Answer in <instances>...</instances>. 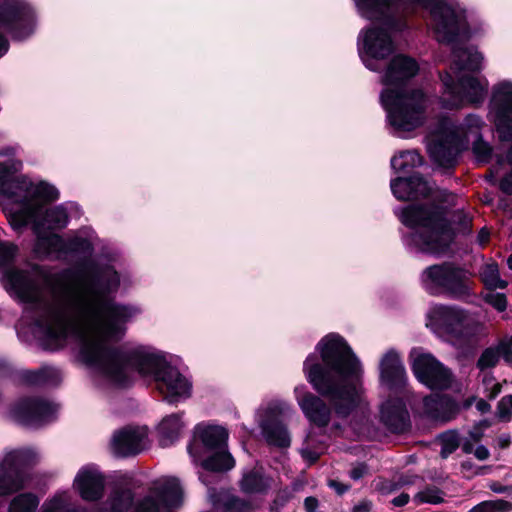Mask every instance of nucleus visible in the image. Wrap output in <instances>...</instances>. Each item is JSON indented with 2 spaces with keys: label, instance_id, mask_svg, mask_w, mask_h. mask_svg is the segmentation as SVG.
I'll list each match as a JSON object with an SVG mask.
<instances>
[{
  "label": "nucleus",
  "instance_id": "obj_63",
  "mask_svg": "<svg viewBox=\"0 0 512 512\" xmlns=\"http://www.w3.org/2000/svg\"><path fill=\"white\" fill-rule=\"evenodd\" d=\"M501 344H507L512 349V336L500 342Z\"/></svg>",
  "mask_w": 512,
  "mask_h": 512
},
{
  "label": "nucleus",
  "instance_id": "obj_35",
  "mask_svg": "<svg viewBox=\"0 0 512 512\" xmlns=\"http://www.w3.org/2000/svg\"><path fill=\"white\" fill-rule=\"evenodd\" d=\"M422 163L421 155L415 150L401 152L391 159V167L398 172H407Z\"/></svg>",
  "mask_w": 512,
  "mask_h": 512
},
{
  "label": "nucleus",
  "instance_id": "obj_60",
  "mask_svg": "<svg viewBox=\"0 0 512 512\" xmlns=\"http://www.w3.org/2000/svg\"><path fill=\"white\" fill-rule=\"evenodd\" d=\"M476 407L481 413H486L491 409L490 404L483 399L477 401Z\"/></svg>",
  "mask_w": 512,
  "mask_h": 512
},
{
  "label": "nucleus",
  "instance_id": "obj_15",
  "mask_svg": "<svg viewBox=\"0 0 512 512\" xmlns=\"http://www.w3.org/2000/svg\"><path fill=\"white\" fill-rule=\"evenodd\" d=\"M182 489L176 478H161L154 484L150 494L141 500L136 512H166L180 503Z\"/></svg>",
  "mask_w": 512,
  "mask_h": 512
},
{
  "label": "nucleus",
  "instance_id": "obj_29",
  "mask_svg": "<svg viewBox=\"0 0 512 512\" xmlns=\"http://www.w3.org/2000/svg\"><path fill=\"white\" fill-rule=\"evenodd\" d=\"M270 485V479L258 469L244 473L240 481V488L246 494L265 493Z\"/></svg>",
  "mask_w": 512,
  "mask_h": 512
},
{
  "label": "nucleus",
  "instance_id": "obj_33",
  "mask_svg": "<svg viewBox=\"0 0 512 512\" xmlns=\"http://www.w3.org/2000/svg\"><path fill=\"white\" fill-rule=\"evenodd\" d=\"M480 277L485 286L490 290L504 289L508 283L500 278L498 264L490 260L486 262L480 269Z\"/></svg>",
  "mask_w": 512,
  "mask_h": 512
},
{
  "label": "nucleus",
  "instance_id": "obj_21",
  "mask_svg": "<svg viewBox=\"0 0 512 512\" xmlns=\"http://www.w3.org/2000/svg\"><path fill=\"white\" fill-rule=\"evenodd\" d=\"M157 390L169 403H177L191 396L192 383L171 364L156 381Z\"/></svg>",
  "mask_w": 512,
  "mask_h": 512
},
{
  "label": "nucleus",
  "instance_id": "obj_24",
  "mask_svg": "<svg viewBox=\"0 0 512 512\" xmlns=\"http://www.w3.org/2000/svg\"><path fill=\"white\" fill-rule=\"evenodd\" d=\"M390 186L394 196L403 201L426 197L433 192L432 185L419 175L396 178L391 181Z\"/></svg>",
  "mask_w": 512,
  "mask_h": 512
},
{
  "label": "nucleus",
  "instance_id": "obj_48",
  "mask_svg": "<svg viewBox=\"0 0 512 512\" xmlns=\"http://www.w3.org/2000/svg\"><path fill=\"white\" fill-rule=\"evenodd\" d=\"M51 371V368L48 367H43L36 371H30L26 373V379L27 381L35 384L45 382L47 380V377L50 375Z\"/></svg>",
  "mask_w": 512,
  "mask_h": 512
},
{
  "label": "nucleus",
  "instance_id": "obj_28",
  "mask_svg": "<svg viewBox=\"0 0 512 512\" xmlns=\"http://www.w3.org/2000/svg\"><path fill=\"white\" fill-rule=\"evenodd\" d=\"M183 413L172 414L165 417L159 425L160 444L165 447L174 443L178 439L184 423L182 421Z\"/></svg>",
  "mask_w": 512,
  "mask_h": 512
},
{
  "label": "nucleus",
  "instance_id": "obj_26",
  "mask_svg": "<svg viewBox=\"0 0 512 512\" xmlns=\"http://www.w3.org/2000/svg\"><path fill=\"white\" fill-rule=\"evenodd\" d=\"M382 421L395 432L402 431L406 426L408 413L404 403L399 399L388 400L381 405Z\"/></svg>",
  "mask_w": 512,
  "mask_h": 512
},
{
  "label": "nucleus",
  "instance_id": "obj_64",
  "mask_svg": "<svg viewBox=\"0 0 512 512\" xmlns=\"http://www.w3.org/2000/svg\"><path fill=\"white\" fill-rule=\"evenodd\" d=\"M507 265H508L509 269L512 270V254L507 259Z\"/></svg>",
  "mask_w": 512,
  "mask_h": 512
},
{
  "label": "nucleus",
  "instance_id": "obj_27",
  "mask_svg": "<svg viewBox=\"0 0 512 512\" xmlns=\"http://www.w3.org/2000/svg\"><path fill=\"white\" fill-rule=\"evenodd\" d=\"M212 502L222 512H252L254 510L252 502L224 491L215 496Z\"/></svg>",
  "mask_w": 512,
  "mask_h": 512
},
{
  "label": "nucleus",
  "instance_id": "obj_5",
  "mask_svg": "<svg viewBox=\"0 0 512 512\" xmlns=\"http://www.w3.org/2000/svg\"><path fill=\"white\" fill-rule=\"evenodd\" d=\"M384 67L380 102L392 133L406 137L425 123L431 99L421 88L404 86L419 71L415 59L399 54Z\"/></svg>",
  "mask_w": 512,
  "mask_h": 512
},
{
  "label": "nucleus",
  "instance_id": "obj_2",
  "mask_svg": "<svg viewBox=\"0 0 512 512\" xmlns=\"http://www.w3.org/2000/svg\"><path fill=\"white\" fill-rule=\"evenodd\" d=\"M358 14L372 24L358 35V53L365 67L381 72L396 47L394 33L403 23L401 14L424 8L430 13V27L441 43L452 44L470 35L468 14L457 0H353Z\"/></svg>",
  "mask_w": 512,
  "mask_h": 512
},
{
  "label": "nucleus",
  "instance_id": "obj_59",
  "mask_svg": "<svg viewBox=\"0 0 512 512\" xmlns=\"http://www.w3.org/2000/svg\"><path fill=\"white\" fill-rule=\"evenodd\" d=\"M474 443L471 439L469 438H466L462 444H461V447H462V450L466 453V454H470V453H474L475 449H474Z\"/></svg>",
  "mask_w": 512,
  "mask_h": 512
},
{
  "label": "nucleus",
  "instance_id": "obj_30",
  "mask_svg": "<svg viewBox=\"0 0 512 512\" xmlns=\"http://www.w3.org/2000/svg\"><path fill=\"white\" fill-rule=\"evenodd\" d=\"M211 453L212 454L206 459L202 457L201 460L197 463L200 464L206 471L222 472L230 470L234 467L235 460L224 448L214 450Z\"/></svg>",
  "mask_w": 512,
  "mask_h": 512
},
{
  "label": "nucleus",
  "instance_id": "obj_37",
  "mask_svg": "<svg viewBox=\"0 0 512 512\" xmlns=\"http://www.w3.org/2000/svg\"><path fill=\"white\" fill-rule=\"evenodd\" d=\"M512 511V503L503 500H488L483 501L477 505H475L471 512H510Z\"/></svg>",
  "mask_w": 512,
  "mask_h": 512
},
{
  "label": "nucleus",
  "instance_id": "obj_6",
  "mask_svg": "<svg viewBox=\"0 0 512 512\" xmlns=\"http://www.w3.org/2000/svg\"><path fill=\"white\" fill-rule=\"evenodd\" d=\"M436 197L441 207L410 205L401 211L399 218L404 225L414 229L407 238L408 245L421 252L440 255L447 251L453 239L443 209L454 205L456 196L443 190L438 191Z\"/></svg>",
  "mask_w": 512,
  "mask_h": 512
},
{
  "label": "nucleus",
  "instance_id": "obj_45",
  "mask_svg": "<svg viewBox=\"0 0 512 512\" xmlns=\"http://www.w3.org/2000/svg\"><path fill=\"white\" fill-rule=\"evenodd\" d=\"M483 299L486 303L493 306L499 312H503L507 307V300L504 294L495 293L494 291H489L484 294Z\"/></svg>",
  "mask_w": 512,
  "mask_h": 512
},
{
  "label": "nucleus",
  "instance_id": "obj_55",
  "mask_svg": "<svg viewBox=\"0 0 512 512\" xmlns=\"http://www.w3.org/2000/svg\"><path fill=\"white\" fill-rule=\"evenodd\" d=\"M306 512H318V500L314 497H307L304 501Z\"/></svg>",
  "mask_w": 512,
  "mask_h": 512
},
{
  "label": "nucleus",
  "instance_id": "obj_1",
  "mask_svg": "<svg viewBox=\"0 0 512 512\" xmlns=\"http://www.w3.org/2000/svg\"><path fill=\"white\" fill-rule=\"evenodd\" d=\"M120 281L112 266L99 268L93 276L68 270L50 273L38 266L4 274L5 288L29 306L33 333L47 349H58L73 335L81 339L82 360L104 381L126 385L137 372L156 382L170 365L161 351L144 345L115 347L127 322L140 313L111 298Z\"/></svg>",
  "mask_w": 512,
  "mask_h": 512
},
{
  "label": "nucleus",
  "instance_id": "obj_62",
  "mask_svg": "<svg viewBox=\"0 0 512 512\" xmlns=\"http://www.w3.org/2000/svg\"><path fill=\"white\" fill-rule=\"evenodd\" d=\"M499 444L501 448H506L510 444V436L509 435H503L499 438Z\"/></svg>",
  "mask_w": 512,
  "mask_h": 512
},
{
  "label": "nucleus",
  "instance_id": "obj_57",
  "mask_svg": "<svg viewBox=\"0 0 512 512\" xmlns=\"http://www.w3.org/2000/svg\"><path fill=\"white\" fill-rule=\"evenodd\" d=\"M409 499H410V497L408 494L402 493L401 495L395 497L392 500V503L394 506L401 507V506L406 505L409 502Z\"/></svg>",
  "mask_w": 512,
  "mask_h": 512
},
{
  "label": "nucleus",
  "instance_id": "obj_14",
  "mask_svg": "<svg viewBox=\"0 0 512 512\" xmlns=\"http://www.w3.org/2000/svg\"><path fill=\"white\" fill-rule=\"evenodd\" d=\"M491 114L496 129L502 140L512 139V83L503 81L493 88ZM507 160L512 163V147L507 153Z\"/></svg>",
  "mask_w": 512,
  "mask_h": 512
},
{
  "label": "nucleus",
  "instance_id": "obj_52",
  "mask_svg": "<svg viewBox=\"0 0 512 512\" xmlns=\"http://www.w3.org/2000/svg\"><path fill=\"white\" fill-rule=\"evenodd\" d=\"M328 485L330 488L335 490V492L339 495L344 494L345 492H347L350 489L349 485L343 484L338 480H329Z\"/></svg>",
  "mask_w": 512,
  "mask_h": 512
},
{
  "label": "nucleus",
  "instance_id": "obj_17",
  "mask_svg": "<svg viewBox=\"0 0 512 512\" xmlns=\"http://www.w3.org/2000/svg\"><path fill=\"white\" fill-rule=\"evenodd\" d=\"M228 433L221 426L199 424L194 431V439L188 446V453L197 465L198 461L209 452L226 446Z\"/></svg>",
  "mask_w": 512,
  "mask_h": 512
},
{
  "label": "nucleus",
  "instance_id": "obj_12",
  "mask_svg": "<svg viewBox=\"0 0 512 512\" xmlns=\"http://www.w3.org/2000/svg\"><path fill=\"white\" fill-rule=\"evenodd\" d=\"M30 450H14L0 459V497L12 495L28 486L30 475L26 466L32 461Z\"/></svg>",
  "mask_w": 512,
  "mask_h": 512
},
{
  "label": "nucleus",
  "instance_id": "obj_61",
  "mask_svg": "<svg viewBox=\"0 0 512 512\" xmlns=\"http://www.w3.org/2000/svg\"><path fill=\"white\" fill-rule=\"evenodd\" d=\"M489 487L493 492H496V493H505V492L509 491V489H510L509 487L503 486L497 482L492 483Z\"/></svg>",
  "mask_w": 512,
  "mask_h": 512
},
{
  "label": "nucleus",
  "instance_id": "obj_23",
  "mask_svg": "<svg viewBox=\"0 0 512 512\" xmlns=\"http://www.w3.org/2000/svg\"><path fill=\"white\" fill-rule=\"evenodd\" d=\"M380 383L388 389L403 387L407 380V374L400 354L390 349L379 362Z\"/></svg>",
  "mask_w": 512,
  "mask_h": 512
},
{
  "label": "nucleus",
  "instance_id": "obj_9",
  "mask_svg": "<svg viewBox=\"0 0 512 512\" xmlns=\"http://www.w3.org/2000/svg\"><path fill=\"white\" fill-rule=\"evenodd\" d=\"M427 326L456 346L470 342L483 329L464 310L445 305H435L429 310Z\"/></svg>",
  "mask_w": 512,
  "mask_h": 512
},
{
  "label": "nucleus",
  "instance_id": "obj_40",
  "mask_svg": "<svg viewBox=\"0 0 512 512\" xmlns=\"http://www.w3.org/2000/svg\"><path fill=\"white\" fill-rule=\"evenodd\" d=\"M459 437L455 431H448L441 436V457L447 458L459 447Z\"/></svg>",
  "mask_w": 512,
  "mask_h": 512
},
{
  "label": "nucleus",
  "instance_id": "obj_43",
  "mask_svg": "<svg viewBox=\"0 0 512 512\" xmlns=\"http://www.w3.org/2000/svg\"><path fill=\"white\" fill-rule=\"evenodd\" d=\"M482 384L484 386V393L489 399L496 398L501 392V384L497 382L493 375L489 372L483 373Z\"/></svg>",
  "mask_w": 512,
  "mask_h": 512
},
{
  "label": "nucleus",
  "instance_id": "obj_39",
  "mask_svg": "<svg viewBox=\"0 0 512 512\" xmlns=\"http://www.w3.org/2000/svg\"><path fill=\"white\" fill-rule=\"evenodd\" d=\"M413 501L417 505L422 503L439 504L443 501V493L439 489L434 487L426 488L418 492L414 496Z\"/></svg>",
  "mask_w": 512,
  "mask_h": 512
},
{
  "label": "nucleus",
  "instance_id": "obj_36",
  "mask_svg": "<svg viewBox=\"0 0 512 512\" xmlns=\"http://www.w3.org/2000/svg\"><path fill=\"white\" fill-rule=\"evenodd\" d=\"M39 505V499L32 493H22L12 499L9 512H35Z\"/></svg>",
  "mask_w": 512,
  "mask_h": 512
},
{
  "label": "nucleus",
  "instance_id": "obj_19",
  "mask_svg": "<svg viewBox=\"0 0 512 512\" xmlns=\"http://www.w3.org/2000/svg\"><path fill=\"white\" fill-rule=\"evenodd\" d=\"M112 452L127 457L141 453L148 446V431L144 426H126L116 430L110 442Z\"/></svg>",
  "mask_w": 512,
  "mask_h": 512
},
{
  "label": "nucleus",
  "instance_id": "obj_22",
  "mask_svg": "<svg viewBox=\"0 0 512 512\" xmlns=\"http://www.w3.org/2000/svg\"><path fill=\"white\" fill-rule=\"evenodd\" d=\"M294 395L303 414L310 422L319 427L328 425L331 411L321 398L309 392L305 385L296 386Z\"/></svg>",
  "mask_w": 512,
  "mask_h": 512
},
{
  "label": "nucleus",
  "instance_id": "obj_49",
  "mask_svg": "<svg viewBox=\"0 0 512 512\" xmlns=\"http://www.w3.org/2000/svg\"><path fill=\"white\" fill-rule=\"evenodd\" d=\"M370 474V469L365 463H356L349 471V477L353 481H359Z\"/></svg>",
  "mask_w": 512,
  "mask_h": 512
},
{
  "label": "nucleus",
  "instance_id": "obj_3",
  "mask_svg": "<svg viewBox=\"0 0 512 512\" xmlns=\"http://www.w3.org/2000/svg\"><path fill=\"white\" fill-rule=\"evenodd\" d=\"M316 354L307 356L303 372L307 381L322 396L328 398L336 413L348 415L360 402L363 369L346 341L337 334L321 339Z\"/></svg>",
  "mask_w": 512,
  "mask_h": 512
},
{
  "label": "nucleus",
  "instance_id": "obj_56",
  "mask_svg": "<svg viewBox=\"0 0 512 512\" xmlns=\"http://www.w3.org/2000/svg\"><path fill=\"white\" fill-rule=\"evenodd\" d=\"M474 455L478 460L483 461L489 457L490 452L485 446L480 445L475 448Z\"/></svg>",
  "mask_w": 512,
  "mask_h": 512
},
{
  "label": "nucleus",
  "instance_id": "obj_20",
  "mask_svg": "<svg viewBox=\"0 0 512 512\" xmlns=\"http://www.w3.org/2000/svg\"><path fill=\"white\" fill-rule=\"evenodd\" d=\"M72 488L84 501H98L104 495L105 476L96 465H84L77 471Z\"/></svg>",
  "mask_w": 512,
  "mask_h": 512
},
{
  "label": "nucleus",
  "instance_id": "obj_8",
  "mask_svg": "<svg viewBox=\"0 0 512 512\" xmlns=\"http://www.w3.org/2000/svg\"><path fill=\"white\" fill-rule=\"evenodd\" d=\"M484 122L480 117L468 115L460 126L448 118H441L427 136V150L431 159L440 167L451 168L456 155L470 141L481 138Z\"/></svg>",
  "mask_w": 512,
  "mask_h": 512
},
{
  "label": "nucleus",
  "instance_id": "obj_31",
  "mask_svg": "<svg viewBox=\"0 0 512 512\" xmlns=\"http://www.w3.org/2000/svg\"><path fill=\"white\" fill-rule=\"evenodd\" d=\"M37 234L36 250L41 254L66 253L67 243L61 236L57 234H44L41 230L35 232Z\"/></svg>",
  "mask_w": 512,
  "mask_h": 512
},
{
  "label": "nucleus",
  "instance_id": "obj_41",
  "mask_svg": "<svg viewBox=\"0 0 512 512\" xmlns=\"http://www.w3.org/2000/svg\"><path fill=\"white\" fill-rule=\"evenodd\" d=\"M499 358L500 352L497 350V348H487L480 355L477 361V367L481 371L493 368L498 363Z\"/></svg>",
  "mask_w": 512,
  "mask_h": 512
},
{
  "label": "nucleus",
  "instance_id": "obj_25",
  "mask_svg": "<svg viewBox=\"0 0 512 512\" xmlns=\"http://www.w3.org/2000/svg\"><path fill=\"white\" fill-rule=\"evenodd\" d=\"M424 414L435 422L446 423L458 414V405L448 396L430 395L423 399Z\"/></svg>",
  "mask_w": 512,
  "mask_h": 512
},
{
  "label": "nucleus",
  "instance_id": "obj_46",
  "mask_svg": "<svg viewBox=\"0 0 512 512\" xmlns=\"http://www.w3.org/2000/svg\"><path fill=\"white\" fill-rule=\"evenodd\" d=\"M512 415V394L501 398L497 406V416L502 421H508Z\"/></svg>",
  "mask_w": 512,
  "mask_h": 512
},
{
  "label": "nucleus",
  "instance_id": "obj_54",
  "mask_svg": "<svg viewBox=\"0 0 512 512\" xmlns=\"http://www.w3.org/2000/svg\"><path fill=\"white\" fill-rule=\"evenodd\" d=\"M372 509V502L369 500H361L353 506L352 512H370Z\"/></svg>",
  "mask_w": 512,
  "mask_h": 512
},
{
  "label": "nucleus",
  "instance_id": "obj_42",
  "mask_svg": "<svg viewBox=\"0 0 512 512\" xmlns=\"http://www.w3.org/2000/svg\"><path fill=\"white\" fill-rule=\"evenodd\" d=\"M67 244V252L72 251L77 253L89 254L93 249V243L91 242V240L81 236H75L71 238Z\"/></svg>",
  "mask_w": 512,
  "mask_h": 512
},
{
  "label": "nucleus",
  "instance_id": "obj_16",
  "mask_svg": "<svg viewBox=\"0 0 512 512\" xmlns=\"http://www.w3.org/2000/svg\"><path fill=\"white\" fill-rule=\"evenodd\" d=\"M58 406L40 398L18 401L10 410L11 417L27 426H40L54 419Z\"/></svg>",
  "mask_w": 512,
  "mask_h": 512
},
{
  "label": "nucleus",
  "instance_id": "obj_18",
  "mask_svg": "<svg viewBox=\"0 0 512 512\" xmlns=\"http://www.w3.org/2000/svg\"><path fill=\"white\" fill-rule=\"evenodd\" d=\"M288 408L289 405L287 403H274L270 404L266 409L260 410L257 414L262 433L271 445L278 447H288L290 445L289 433L278 419L279 414Z\"/></svg>",
  "mask_w": 512,
  "mask_h": 512
},
{
  "label": "nucleus",
  "instance_id": "obj_53",
  "mask_svg": "<svg viewBox=\"0 0 512 512\" xmlns=\"http://www.w3.org/2000/svg\"><path fill=\"white\" fill-rule=\"evenodd\" d=\"M497 350L500 352V356L507 362L512 364V349L507 344H499Z\"/></svg>",
  "mask_w": 512,
  "mask_h": 512
},
{
  "label": "nucleus",
  "instance_id": "obj_34",
  "mask_svg": "<svg viewBox=\"0 0 512 512\" xmlns=\"http://www.w3.org/2000/svg\"><path fill=\"white\" fill-rule=\"evenodd\" d=\"M133 500L130 490L114 491L102 510V512H128Z\"/></svg>",
  "mask_w": 512,
  "mask_h": 512
},
{
  "label": "nucleus",
  "instance_id": "obj_44",
  "mask_svg": "<svg viewBox=\"0 0 512 512\" xmlns=\"http://www.w3.org/2000/svg\"><path fill=\"white\" fill-rule=\"evenodd\" d=\"M472 150L477 161L479 162H487L492 152L489 144L484 142L482 138L473 141Z\"/></svg>",
  "mask_w": 512,
  "mask_h": 512
},
{
  "label": "nucleus",
  "instance_id": "obj_32",
  "mask_svg": "<svg viewBox=\"0 0 512 512\" xmlns=\"http://www.w3.org/2000/svg\"><path fill=\"white\" fill-rule=\"evenodd\" d=\"M73 496L69 491H59L42 505L41 512H72Z\"/></svg>",
  "mask_w": 512,
  "mask_h": 512
},
{
  "label": "nucleus",
  "instance_id": "obj_4",
  "mask_svg": "<svg viewBox=\"0 0 512 512\" xmlns=\"http://www.w3.org/2000/svg\"><path fill=\"white\" fill-rule=\"evenodd\" d=\"M23 162L15 147L0 150V193L21 206L14 211L10 223L14 229L32 224L35 232L47 227L62 229L68 224V214L63 206L47 208L45 202L55 201L58 190L49 183H33L20 174Z\"/></svg>",
  "mask_w": 512,
  "mask_h": 512
},
{
  "label": "nucleus",
  "instance_id": "obj_38",
  "mask_svg": "<svg viewBox=\"0 0 512 512\" xmlns=\"http://www.w3.org/2000/svg\"><path fill=\"white\" fill-rule=\"evenodd\" d=\"M324 448L322 445H314V442L310 435L307 436L300 453L305 461L309 464H313L318 460Z\"/></svg>",
  "mask_w": 512,
  "mask_h": 512
},
{
  "label": "nucleus",
  "instance_id": "obj_7",
  "mask_svg": "<svg viewBox=\"0 0 512 512\" xmlns=\"http://www.w3.org/2000/svg\"><path fill=\"white\" fill-rule=\"evenodd\" d=\"M450 71L440 75L443 84L441 102L446 108H459L465 104L484 100L488 83L469 74L481 68L483 56L473 48H454Z\"/></svg>",
  "mask_w": 512,
  "mask_h": 512
},
{
  "label": "nucleus",
  "instance_id": "obj_10",
  "mask_svg": "<svg viewBox=\"0 0 512 512\" xmlns=\"http://www.w3.org/2000/svg\"><path fill=\"white\" fill-rule=\"evenodd\" d=\"M420 282L432 295L462 297L470 291L467 272L450 262L428 266L421 272Z\"/></svg>",
  "mask_w": 512,
  "mask_h": 512
},
{
  "label": "nucleus",
  "instance_id": "obj_51",
  "mask_svg": "<svg viewBox=\"0 0 512 512\" xmlns=\"http://www.w3.org/2000/svg\"><path fill=\"white\" fill-rule=\"evenodd\" d=\"M488 426L489 424L487 422L475 426L469 433V439L473 442H479L483 437V428H487Z\"/></svg>",
  "mask_w": 512,
  "mask_h": 512
},
{
  "label": "nucleus",
  "instance_id": "obj_11",
  "mask_svg": "<svg viewBox=\"0 0 512 512\" xmlns=\"http://www.w3.org/2000/svg\"><path fill=\"white\" fill-rule=\"evenodd\" d=\"M36 27L33 7L24 0H9L0 5V57L8 51V42L2 32L23 40L32 35Z\"/></svg>",
  "mask_w": 512,
  "mask_h": 512
},
{
  "label": "nucleus",
  "instance_id": "obj_13",
  "mask_svg": "<svg viewBox=\"0 0 512 512\" xmlns=\"http://www.w3.org/2000/svg\"><path fill=\"white\" fill-rule=\"evenodd\" d=\"M415 377L430 389H447L453 382L451 371L431 354L413 349L410 353Z\"/></svg>",
  "mask_w": 512,
  "mask_h": 512
},
{
  "label": "nucleus",
  "instance_id": "obj_50",
  "mask_svg": "<svg viewBox=\"0 0 512 512\" xmlns=\"http://www.w3.org/2000/svg\"><path fill=\"white\" fill-rule=\"evenodd\" d=\"M499 188L505 194H512V169L503 175L499 182Z\"/></svg>",
  "mask_w": 512,
  "mask_h": 512
},
{
  "label": "nucleus",
  "instance_id": "obj_47",
  "mask_svg": "<svg viewBox=\"0 0 512 512\" xmlns=\"http://www.w3.org/2000/svg\"><path fill=\"white\" fill-rule=\"evenodd\" d=\"M17 252L16 246L8 242L0 241V267L9 264Z\"/></svg>",
  "mask_w": 512,
  "mask_h": 512
},
{
  "label": "nucleus",
  "instance_id": "obj_58",
  "mask_svg": "<svg viewBox=\"0 0 512 512\" xmlns=\"http://www.w3.org/2000/svg\"><path fill=\"white\" fill-rule=\"evenodd\" d=\"M490 237V233L486 228H482L477 235V241L480 245H485Z\"/></svg>",
  "mask_w": 512,
  "mask_h": 512
}]
</instances>
